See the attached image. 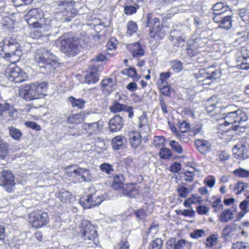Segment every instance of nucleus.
<instances>
[{"instance_id": "nucleus-31", "label": "nucleus", "mask_w": 249, "mask_h": 249, "mask_svg": "<svg viewBox=\"0 0 249 249\" xmlns=\"http://www.w3.org/2000/svg\"><path fill=\"white\" fill-rule=\"evenodd\" d=\"M237 227V225L235 223L226 225L222 230L223 236L225 238L231 237L233 235L234 232L236 231Z\"/></svg>"}, {"instance_id": "nucleus-63", "label": "nucleus", "mask_w": 249, "mask_h": 249, "mask_svg": "<svg viewBox=\"0 0 249 249\" xmlns=\"http://www.w3.org/2000/svg\"><path fill=\"white\" fill-rule=\"evenodd\" d=\"M7 153V146L5 142H0V157H4Z\"/></svg>"}, {"instance_id": "nucleus-13", "label": "nucleus", "mask_w": 249, "mask_h": 249, "mask_svg": "<svg viewBox=\"0 0 249 249\" xmlns=\"http://www.w3.org/2000/svg\"><path fill=\"white\" fill-rule=\"evenodd\" d=\"M31 84L36 99H38L41 98L42 96L46 95L47 89H48V84L47 82H36L31 83Z\"/></svg>"}, {"instance_id": "nucleus-53", "label": "nucleus", "mask_w": 249, "mask_h": 249, "mask_svg": "<svg viewBox=\"0 0 249 249\" xmlns=\"http://www.w3.org/2000/svg\"><path fill=\"white\" fill-rule=\"evenodd\" d=\"M171 68L175 72H179L182 70L183 65L180 61L176 60L172 62Z\"/></svg>"}, {"instance_id": "nucleus-45", "label": "nucleus", "mask_w": 249, "mask_h": 249, "mask_svg": "<svg viewBox=\"0 0 249 249\" xmlns=\"http://www.w3.org/2000/svg\"><path fill=\"white\" fill-rule=\"evenodd\" d=\"M248 186L247 183L243 182H239L235 184L234 191L236 195H238L242 192Z\"/></svg>"}, {"instance_id": "nucleus-43", "label": "nucleus", "mask_w": 249, "mask_h": 249, "mask_svg": "<svg viewBox=\"0 0 249 249\" xmlns=\"http://www.w3.org/2000/svg\"><path fill=\"white\" fill-rule=\"evenodd\" d=\"M162 246V240L160 238H157L152 241L149 245V249H161Z\"/></svg>"}, {"instance_id": "nucleus-7", "label": "nucleus", "mask_w": 249, "mask_h": 249, "mask_svg": "<svg viewBox=\"0 0 249 249\" xmlns=\"http://www.w3.org/2000/svg\"><path fill=\"white\" fill-rule=\"evenodd\" d=\"M6 76L10 81L15 83H21L26 78L25 72L14 64L10 65L6 71Z\"/></svg>"}, {"instance_id": "nucleus-32", "label": "nucleus", "mask_w": 249, "mask_h": 249, "mask_svg": "<svg viewBox=\"0 0 249 249\" xmlns=\"http://www.w3.org/2000/svg\"><path fill=\"white\" fill-rule=\"evenodd\" d=\"M213 17L214 16H221L227 11L228 7L224 5V3L222 2H218L216 3L213 5Z\"/></svg>"}, {"instance_id": "nucleus-28", "label": "nucleus", "mask_w": 249, "mask_h": 249, "mask_svg": "<svg viewBox=\"0 0 249 249\" xmlns=\"http://www.w3.org/2000/svg\"><path fill=\"white\" fill-rule=\"evenodd\" d=\"M99 73L96 69L93 67L89 73L87 74L85 76V81L86 83L90 84H94L99 80Z\"/></svg>"}, {"instance_id": "nucleus-11", "label": "nucleus", "mask_w": 249, "mask_h": 249, "mask_svg": "<svg viewBox=\"0 0 249 249\" xmlns=\"http://www.w3.org/2000/svg\"><path fill=\"white\" fill-rule=\"evenodd\" d=\"M213 19L214 22L218 24L220 28L228 30L231 27L232 19L230 16H214L213 17Z\"/></svg>"}, {"instance_id": "nucleus-20", "label": "nucleus", "mask_w": 249, "mask_h": 249, "mask_svg": "<svg viewBox=\"0 0 249 249\" xmlns=\"http://www.w3.org/2000/svg\"><path fill=\"white\" fill-rule=\"evenodd\" d=\"M122 118L119 115H115L108 123V127L110 131L116 132L120 130L123 125Z\"/></svg>"}, {"instance_id": "nucleus-2", "label": "nucleus", "mask_w": 249, "mask_h": 249, "mask_svg": "<svg viewBox=\"0 0 249 249\" xmlns=\"http://www.w3.org/2000/svg\"><path fill=\"white\" fill-rule=\"evenodd\" d=\"M223 119L224 122L218 125V133L219 135H221V139L229 140L231 138H228L227 136L229 135L227 133L230 132L231 127L225 129L224 127L234 124H241L248 120V117L243 109H237L235 110L230 109L229 112L224 114Z\"/></svg>"}, {"instance_id": "nucleus-58", "label": "nucleus", "mask_w": 249, "mask_h": 249, "mask_svg": "<svg viewBox=\"0 0 249 249\" xmlns=\"http://www.w3.org/2000/svg\"><path fill=\"white\" fill-rule=\"evenodd\" d=\"M247 243L244 242L238 241L232 245V249H247Z\"/></svg>"}, {"instance_id": "nucleus-61", "label": "nucleus", "mask_w": 249, "mask_h": 249, "mask_svg": "<svg viewBox=\"0 0 249 249\" xmlns=\"http://www.w3.org/2000/svg\"><path fill=\"white\" fill-rule=\"evenodd\" d=\"M205 233L203 230H196L190 233V236L192 238L197 239L201 237Z\"/></svg>"}, {"instance_id": "nucleus-56", "label": "nucleus", "mask_w": 249, "mask_h": 249, "mask_svg": "<svg viewBox=\"0 0 249 249\" xmlns=\"http://www.w3.org/2000/svg\"><path fill=\"white\" fill-rule=\"evenodd\" d=\"M34 0H12L15 6H20L31 4Z\"/></svg>"}, {"instance_id": "nucleus-1", "label": "nucleus", "mask_w": 249, "mask_h": 249, "mask_svg": "<svg viewBox=\"0 0 249 249\" xmlns=\"http://www.w3.org/2000/svg\"><path fill=\"white\" fill-rule=\"evenodd\" d=\"M28 23L31 26L34 31L32 36L33 38H39L45 36L51 29V20L44 18V13L40 8H33L27 13Z\"/></svg>"}, {"instance_id": "nucleus-29", "label": "nucleus", "mask_w": 249, "mask_h": 249, "mask_svg": "<svg viewBox=\"0 0 249 249\" xmlns=\"http://www.w3.org/2000/svg\"><path fill=\"white\" fill-rule=\"evenodd\" d=\"M124 180V177L122 175H116L113 177V180L112 184V187L114 190H123V186H125L123 182Z\"/></svg>"}, {"instance_id": "nucleus-37", "label": "nucleus", "mask_w": 249, "mask_h": 249, "mask_svg": "<svg viewBox=\"0 0 249 249\" xmlns=\"http://www.w3.org/2000/svg\"><path fill=\"white\" fill-rule=\"evenodd\" d=\"M95 147L98 152H102L107 149L106 143L103 139L97 137L95 138Z\"/></svg>"}, {"instance_id": "nucleus-22", "label": "nucleus", "mask_w": 249, "mask_h": 249, "mask_svg": "<svg viewBox=\"0 0 249 249\" xmlns=\"http://www.w3.org/2000/svg\"><path fill=\"white\" fill-rule=\"evenodd\" d=\"M234 218L233 211L230 209H225L222 210L218 215V219L220 222L228 223Z\"/></svg>"}, {"instance_id": "nucleus-48", "label": "nucleus", "mask_w": 249, "mask_h": 249, "mask_svg": "<svg viewBox=\"0 0 249 249\" xmlns=\"http://www.w3.org/2000/svg\"><path fill=\"white\" fill-rule=\"evenodd\" d=\"M212 207L215 212H218L222 210L223 208V205L220 198L215 199L212 204Z\"/></svg>"}, {"instance_id": "nucleus-51", "label": "nucleus", "mask_w": 249, "mask_h": 249, "mask_svg": "<svg viewBox=\"0 0 249 249\" xmlns=\"http://www.w3.org/2000/svg\"><path fill=\"white\" fill-rule=\"evenodd\" d=\"M179 132H188L190 128L189 124L185 121L179 122L178 124Z\"/></svg>"}, {"instance_id": "nucleus-46", "label": "nucleus", "mask_w": 249, "mask_h": 249, "mask_svg": "<svg viewBox=\"0 0 249 249\" xmlns=\"http://www.w3.org/2000/svg\"><path fill=\"white\" fill-rule=\"evenodd\" d=\"M125 105L121 104L118 102H115L114 104L110 107V110L112 112L117 113L124 111Z\"/></svg>"}, {"instance_id": "nucleus-25", "label": "nucleus", "mask_w": 249, "mask_h": 249, "mask_svg": "<svg viewBox=\"0 0 249 249\" xmlns=\"http://www.w3.org/2000/svg\"><path fill=\"white\" fill-rule=\"evenodd\" d=\"M82 127L88 133H92L101 129L103 127V123L100 121L88 124L85 123L83 124Z\"/></svg>"}, {"instance_id": "nucleus-36", "label": "nucleus", "mask_w": 249, "mask_h": 249, "mask_svg": "<svg viewBox=\"0 0 249 249\" xmlns=\"http://www.w3.org/2000/svg\"><path fill=\"white\" fill-rule=\"evenodd\" d=\"M58 198L62 203H66L70 201L71 198V194L68 191H60L57 195Z\"/></svg>"}, {"instance_id": "nucleus-59", "label": "nucleus", "mask_w": 249, "mask_h": 249, "mask_svg": "<svg viewBox=\"0 0 249 249\" xmlns=\"http://www.w3.org/2000/svg\"><path fill=\"white\" fill-rule=\"evenodd\" d=\"M83 182L90 181L92 179V176L89 170L83 168Z\"/></svg>"}, {"instance_id": "nucleus-42", "label": "nucleus", "mask_w": 249, "mask_h": 249, "mask_svg": "<svg viewBox=\"0 0 249 249\" xmlns=\"http://www.w3.org/2000/svg\"><path fill=\"white\" fill-rule=\"evenodd\" d=\"M2 26L8 29L13 28L15 21L9 17H4L1 21Z\"/></svg>"}, {"instance_id": "nucleus-4", "label": "nucleus", "mask_w": 249, "mask_h": 249, "mask_svg": "<svg viewBox=\"0 0 249 249\" xmlns=\"http://www.w3.org/2000/svg\"><path fill=\"white\" fill-rule=\"evenodd\" d=\"M196 78L199 79L198 83L200 85H207L209 83H204L205 81H210L212 79L216 80L221 76V73L218 70L212 66L205 69H200L195 74Z\"/></svg>"}, {"instance_id": "nucleus-3", "label": "nucleus", "mask_w": 249, "mask_h": 249, "mask_svg": "<svg viewBox=\"0 0 249 249\" xmlns=\"http://www.w3.org/2000/svg\"><path fill=\"white\" fill-rule=\"evenodd\" d=\"M35 60L40 67L49 65L55 68L58 65V61L55 55L49 50L40 48L37 50L35 53Z\"/></svg>"}, {"instance_id": "nucleus-41", "label": "nucleus", "mask_w": 249, "mask_h": 249, "mask_svg": "<svg viewBox=\"0 0 249 249\" xmlns=\"http://www.w3.org/2000/svg\"><path fill=\"white\" fill-rule=\"evenodd\" d=\"M218 155L220 160H226L229 159V155L227 153L224 151H221L219 154L217 151H214L213 152V156L212 157L209 156L208 157L212 160H217V156Z\"/></svg>"}, {"instance_id": "nucleus-23", "label": "nucleus", "mask_w": 249, "mask_h": 249, "mask_svg": "<svg viewBox=\"0 0 249 249\" xmlns=\"http://www.w3.org/2000/svg\"><path fill=\"white\" fill-rule=\"evenodd\" d=\"M128 49L132 53L134 58H138L144 55V51L139 42L129 44Z\"/></svg>"}, {"instance_id": "nucleus-33", "label": "nucleus", "mask_w": 249, "mask_h": 249, "mask_svg": "<svg viewBox=\"0 0 249 249\" xmlns=\"http://www.w3.org/2000/svg\"><path fill=\"white\" fill-rule=\"evenodd\" d=\"M116 85V81L112 78L104 79L102 81V86L108 92L112 91Z\"/></svg>"}, {"instance_id": "nucleus-47", "label": "nucleus", "mask_w": 249, "mask_h": 249, "mask_svg": "<svg viewBox=\"0 0 249 249\" xmlns=\"http://www.w3.org/2000/svg\"><path fill=\"white\" fill-rule=\"evenodd\" d=\"M127 34L130 36L132 35L133 33H135L138 29L137 25L133 21H129L127 23Z\"/></svg>"}, {"instance_id": "nucleus-34", "label": "nucleus", "mask_w": 249, "mask_h": 249, "mask_svg": "<svg viewBox=\"0 0 249 249\" xmlns=\"http://www.w3.org/2000/svg\"><path fill=\"white\" fill-rule=\"evenodd\" d=\"M84 118L85 116L83 114H75L70 116L67 118V122L70 124H79L84 121Z\"/></svg>"}, {"instance_id": "nucleus-14", "label": "nucleus", "mask_w": 249, "mask_h": 249, "mask_svg": "<svg viewBox=\"0 0 249 249\" xmlns=\"http://www.w3.org/2000/svg\"><path fill=\"white\" fill-rule=\"evenodd\" d=\"M200 42L201 41L199 39L189 42L186 48L187 53L189 55L192 57L202 51V45H202Z\"/></svg>"}, {"instance_id": "nucleus-9", "label": "nucleus", "mask_w": 249, "mask_h": 249, "mask_svg": "<svg viewBox=\"0 0 249 249\" xmlns=\"http://www.w3.org/2000/svg\"><path fill=\"white\" fill-rule=\"evenodd\" d=\"M146 26L151 28L149 31V36L151 37H154L162 28L159 18H152L150 14L147 16Z\"/></svg>"}, {"instance_id": "nucleus-60", "label": "nucleus", "mask_w": 249, "mask_h": 249, "mask_svg": "<svg viewBox=\"0 0 249 249\" xmlns=\"http://www.w3.org/2000/svg\"><path fill=\"white\" fill-rule=\"evenodd\" d=\"M191 204L196 203H201L203 201L202 197L197 195H192L190 197L188 198Z\"/></svg>"}, {"instance_id": "nucleus-27", "label": "nucleus", "mask_w": 249, "mask_h": 249, "mask_svg": "<svg viewBox=\"0 0 249 249\" xmlns=\"http://www.w3.org/2000/svg\"><path fill=\"white\" fill-rule=\"evenodd\" d=\"M170 37V40L176 43L177 46L182 45L185 42V37L177 30L171 32Z\"/></svg>"}, {"instance_id": "nucleus-12", "label": "nucleus", "mask_w": 249, "mask_h": 249, "mask_svg": "<svg viewBox=\"0 0 249 249\" xmlns=\"http://www.w3.org/2000/svg\"><path fill=\"white\" fill-rule=\"evenodd\" d=\"M65 170L68 176L75 178L80 182H83V168L72 165L67 167Z\"/></svg>"}, {"instance_id": "nucleus-49", "label": "nucleus", "mask_w": 249, "mask_h": 249, "mask_svg": "<svg viewBox=\"0 0 249 249\" xmlns=\"http://www.w3.org/2000/svg\"><path fill=\"white\" fill-rule=\"evenodd\" d=\"M233 174L239 178H248L249 177V171L241 168L234 170Z\"/></svg>"}, {"instance_id": "nucleus-15", "label": "nucleus", "mask_w": 249, "mask_h": 249, "mask_svg": "<svg viewBox=\"0 0 249 249\" xmlns=\"http://www.w3.org/2000/svg\"><path fill=\"white\" fill-rule=\"evenodd\" d=\"M94 198H95L94 202L95 203H92L91 201L92 198L90 194L88 195L85 197H81L80 199L79 203L84 209H89L101 204V199L99 198V196H95Z\"/></svg>"}, {"instance_id": "nucleus-55", "label": "nucleus", "mask_w": 249, "mask_h": 249, "mask_svg": "<svg viewBox=\"0 0 249 249\" xmlns=\"http://www.w3.org/2000/svg\"><path fill=\"white\" fill-rule=\"evenodd\" d=\"M161 93L166 96H169L171 92V89L168 84L161 85V87H159Z\"/></svg>"}, {"instance_id": "nucleus-16", "label": "nucleus", "mask_w": 249, "mask_h": 249, "mask_svg": "<svg viewBox=\"0 0 249 249\" xmlns=\"http://www.w3.org/2000/svg\"><path fill=\"white\" fill-rule=\"evenodd\" d=\"M123 193L130 197H136L139 194L140 187L137 184H125V186H123Z\"/></svg>"}, {"instance_id": "nucleus-64", "label": "nucleus", "mask_w": 249, "mask_h": 249, "mask_svg": "<svg viewBox=\"0 0 249 249\" xmlns=\"http://www.w3.org/2000/svg\"><path fill=\"white\" fill-rule=\"evenodd\" d=\"M119 249H128L129 244L126 239H122L118 244Z\"/></svg>"}, {"instance_id": "nucleus-21", "label": "nucleus", "mask_w": 249, "mask_h": 249, "mask_svg": "<svg viewBox=\"0 0 249 249\" xmlns=\"http://www.w3.org/2000/svg\"><path fill=\"white\" fill-rule=\"evenodd\" d=\"M195 143L197 149L203 154L210 152L212 149L211 143L206 140L198 139L195 141Z\"/></svg>"}, {"instance_id": "nucleus-18", "label": "nucleus", "mask_w": 249, "mask_h": 249, "mask_svg": "<svg viewBox=\"0 0 249 249\" xmlns=\"http://www.w3.org/2000/svg\"><path fill=\"white\" fill-rule=\"evenodd\" d=\"M19 95L27 101L36 99L31 84H28L20 89Z\"/></svg>"}, {"instance_id": "nucleus-5", "label": "nucleus", "mask_w": 249, "mask_h": 249, "mask_svg": "<svg viewBox=\"0 0 249 249\" xmlns=\"http://www.w3.org/2000/svg\"><path fill=\"white\" fill-rule=\"evenodd\" d=\"M57 41V43L59 44L60 49L62 52L71 56L77 54L78 49L76 42L72 38L68 37L67 34L61 36Z\"/></svg>"}, {"instance_id": "nucleus-26", "label": "nucleus", "mask_w": 249, "mask_h": 249, "mask_svg": "<svg viewBox=\"0 0 249 249\" xmlns=\"http://www.w3.org/2000/svg\"><path fill=\"white\" fill-rule=\"evenodd\" d=\"M126 142V139L124 137L119 135L112 139L111 144L113 149L120 150L124 147Z\"/></svg>"}, {"instance_id": "nucleus-35", "label": "nucleus", "mask_w": 249, "mask_h": 249, "mask_svg": "<svg viewBox=\"0 0 249 249\" xmlns=\"http://www.w3.org/2000/svg\"><path fill=\"white\" fill-rule=\"evenodd\" d=\"M69 101L73 107H77L81 109L84 107L85 101L82 99H75L71 96L69 98Z\"/></svg>"}, {"instance_id": "nucleus-54", "label": "nucleus", "mask_w": 249, "mask_h": 249, "mask_svg": "<svg viewBox=\"0 0 249 249\" xmlns=\"http://www.w3.org/2000/svg\"><path fill=\"white\" fill-rule=\"evenodd\" d=\"M160 157L163 159H169L171 156L170 150L166 148H162L160 151Z\"/></svg>"}, {"instance_id": "nucleus-17", "label": "nucleus", "mask_w": 249, "mask_h": 249, "mask_svg": "<svg viewBox=\"0 0 249 249\" xmlns=\"http://www.w3.org/2000/svg\"><path fill=\"white\" fill-rule=\"evenodd\" d=\"M232 152L234 157L238 159H245L248 157V148L241 143L235 145Z\"/></svg>"}, {"instance_id": "nucleus-44", "label": "nucleus", "mask_w": 249, "mask_h": 249, "mask_svg": "<svg viewBox=\"0 0 249 249\" xmlns=\"http://www.w3.org/2000/svg\"><path fill=\"white\" fill-rule=\"evenodd\" d=\"M217 241L218 237L216 235H211L207 238L206 246L207 247H212L213 246L216 244Z\"/></svg>"}, {"instance_id": "nucleus-62", "label": "nucleus", "mask_w": 249, "mask_h": 249, "mask_svg": "<svg viewBox=\"0 0 249 249\" xmlns=\"http://www.w3.org/2000/svg\"><path fill=\"white\" fill-rule=\"evenodd\" d=\"M165 139L161 136H157L154 139V144L156 147H160L164 144Z\"/></svg>"}, {"instance_id": "nucleus-52", "label": "nucleus", "mask_w": 249, "mask_h": 249, "mask_svg": "<svg viewBox=\"0 0 249 249\" xmlns=\"http://www.w3.org/2000/svg\"><path fill=\"white\" fill-rule=\"evenodd\" d=\"M176 136L180 140V141L184 142H187L190 140V137L188 132H179L177 133Z\"/></svg>"}, {"instance_id": "nucleus-6", "label": "nucleus", "mask_w": 249, "mask_h": 249, "mask_svg": "<svg viewBox=\"0 0 249 249\" xmlns=\"http://www.w3.org/2000/svg\"><path fill=\"white\" fill-rule=\"evenodd\" d=\"M49 221L48 213L41 210L34 211L29 214V222L34 228H40Z\"/></svg>"}, {"instance_id": "nucleus-8", "label": "nucleus", "mask_w": 249, "mask_h": 249, "mask_svg": "<svg viewBox=\"0 0 249 249\" xmlns=\"http://www.w3.org/2000/svg\"><path fill=\"white\" fill-rule=\"evenodd\" d=\"M0 186L7 192H13L15 187L14 177L9 170L3 171L0 177Z\"/></svg>"}, {"instance_id": "nucleus-30", "label": "nucleus", "mask_w": 249, "mask_h": 249, "mask_svg": "<svg viewBox=\"0 0 249 249\" xmlns=\"http://www.w3.org/2000/svg\"><path fill=\"white\" fill-rule=\"evenodd\" d=\"M138 125L139 126L140 130L143 131L147 135L149 130V128L147 125V119L146 114L142 112V115L139 117Z\"/></svg>"}, {"instance_id": "nucleus-38", "label": "nucleus", "mask_w": 249, "mask_h": 249, "mask_svg": "<svg viewBox=\"0 0 249 249\" xmlns=\"http://www.w3.org/2000/svg\"><path fill=\"white\" fill-rule=\"evenodd\" d=\"M191 192V189L183 185H180L178 186L177 193L179 196L185 198Z\"/></svg>"}, {"instance_id": "nucleus-24", "label": "nucleus", "mask_w": 249, "mask_h": 249, "mask_svg": "<svg viewBox=\"0 0 249 249\" xmlns=\"http://www.w3.org/2000/svg\"><path fill=\"white\" fill-rule=\"evenodd\" d=\"M4 112H7L10 117V119H12L16 113V110L12 105L5 101H2L0 102V115L2 116Z\"/></svg>"}, {"instance_id": "nucleus-40", "label": "nucleus", "mask_w": 249, "mask_h": 249, "mask_svg": "<svg viewBox=\"0 0 249 249\" xmlns=\"http://www.w3.org/2000/svg\"><path fill=\"white\" fill-rule=\"evenodd\" d=\"M171 74V73L170 71L160 73L159 80L158 82V86L161 87V85L168 84L167 80L170 77Z\"/></svg>"}, {"instance_id": "nucleus-50", "label": "nucleus", "mask_w": 249, "mask_h": 249, "mask_svg": "<svg viewBox=\"0 0 249 249\" xmlns=\"http://www.w3.org/2000/svg\"><path fill=\"white\" fill-rule=\"evenodd\" d=\"M100 168L102 172L107 174H110L113 171L112 165L107 163L101 164L100 166Z\"/></svg>"}, {"instance_id": "nucleus-19", "label": "nucleus", "mask_w": 249, "mask_h": 249, "mask_svg": "<svg viewBox=\"0 0 249 249\" xmlns=\"http://www.w3.org/2000/svg\"><path fill=\"white\" fill-rule=\"evenodd\" d=\"M82 234L85 240H94L97 236L95 227L89 223L86 225Z\"/></svg>"}, {"instance_id": "nucleus-10", "label": "nucleus", "mask_w": 249, "mask_h": 249, "mask_svg": "<svg viewBox=\"0 0 249 249\" xmlns=\"http://www.w3.org/2000/svg\"><path fill=\"white\" fill-rule=\"evenodd\" d=\"M146 135L145 133L142 130H140V132L133 130L128 131L129 141L131 146L134 148L139 147L141 143L142 138Z\"/></svg>"}, {"instance_id": "nucleus-57", "label": "nucleus", "mask_w": 249, "mask_h": 249, "mask_svg": "<svg viewBox=\"0 0 249 249\" xmlns=\"http://www.w3.org/2000/svg\"><path fill=\"white\" fill-rule=\"evenodd\" d=\"M170 145L177 153L181 154L183 152L181 146L177 142L175 141H171L170 142Z\"/></svg>"}, {"instance_id": "nucleus-39", "label": "nucleus", "mask_w": 249, "mask_h": 249, "mask_svg": "<svg viewBox=\"0 0 249 249\" xmlns=\"http://www.w3.org/2000/svg\"><path fill=\"white\" fill-rule=\"evenodd\" d=\"M10 136L15 140H19L21 136V131L15 127L11 126L8 128Z\"/></svg>"}]
</instances>
